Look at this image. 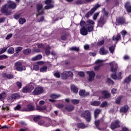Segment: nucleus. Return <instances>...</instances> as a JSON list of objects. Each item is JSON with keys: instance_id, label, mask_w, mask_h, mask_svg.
<instances>
[{"instance_id": "nucleus-1", "label": "nucleus", "mask_w": 131, "mask_h": 131, "mask_svg": "<svg viewBox=\"0 0 131 131\" xmlns=\"http://www.w3.org/2000/svg\"><path fill=\"white\" fill-rule=\"evenodd\" d=\"M81 117L85 119L87 122H90L91 120V112L89 110H85L81 114Z\"/></svg>"}, {"instance_id": "nucleus-2", "label": "nucleus", "mask_w": 131, "mask_h": 131, "mask_svg": "<svg viewBox=\"0 0 131 131\" xmlns=\"http://www.w3.org/2000/svg\"><path fill=\"white\" fill-rule=\"evenodd\" d=\"M106 23L107 18L105 15H101L97 21V26L98 27H101V28H102L103 26H104Z\"/></svg>"}, {"instance_id": "nucleus-3", "label": "nucleus", "mask_w": 131, "mask_h": 131, "mask_svg": "<svg viewBox=\"0 0 131 131\" xmlns=\"http://www.w3.org/2000/svg\"><path fill=\"white\" fill-rule=\"evenodd\" d=\"M14 68L16 71H19V72L26 70V67H25V66H23L22 62L20 61H17L15 63Z\"/></svg>"}, {"instance_id": "nucleus-4", "label": "nucleus", "mask_w": 131, "mask_h": 131, "mask_svg": "<svg viewBox=\"0 0 131 131\" xmlns=\"http://www.w3.org/2000/svg\"><path fill=\"white\" fill-rule=\"evenodd\" d=\"M33 90H34V85L30 84L24 87L22 89V92L24 94H28L29 93H31Z\"/></svg>"}, {"instance_id": "nucleus-5", "label": "nucleus", "mask_w": 131, "mask_h": 131, "mask_svg": "<svg viewBox=\"0 0 131 131\" xmlns=\"http://www.w3.org/2000/svg\"><path fill=\"white\" fill-rule=\"evenodd\" d=\"M9 9L8 4H5L1 8V12L2 14H5L6 16H10L12 14V11H9Z\"/></svg>"}, {"instance_id": "nucleus-6", "label": "nucleus", "mask_w": 131, "mask_h": 131, "mask_svg": "<svg viewBox=\"0 0 131 131\" xmlns=\"http://www.w3.org/2000/svg\"><path fill=\"white\" fill-rule=\"evenodd\" d=\"M125 24V18L123 16H118L116 19V26H119L120 25H124Z\"/></svg>"}, {"instance_id": "nucleus-7", "label": "nucleus", "mask_w": 131, "mask_h": 131, "mask_svg": "<svg viewBox=\"0 0 131 131\" xmlns=\"http://www.w3.org/2000/svg\"><path fill=\"white\" fill-rule=\"evenodd\" d=\"M110 127L112 130H114V129H116V128H119V127H120V121H119V120L117 119L112 122Z\"/></svg>"}, {"instance_id": "nucleus-8", "label": "nucleus", "mask_w": 131, "mask_h": 131, "mask_svg": "<svg viewBox=\"0 0 131 131\" xmlns=\"http://www.w3.org/2000/svg\"><path fill=\"white\" fill-rule=\"evenodd\" d=\"M43 93V89L41 87L36 88L32 92V95L34 96H38V95H41Z\"/></svg>"}, {"instance_id": "nucleus-9", "label": "nucleus", "mask_w": 131, "mask_h": 131, "mask_svg": "<svg viewBox=\"0 0 131 131\" xmlns=\"http://www.w3.org/2000/svg\"><path fill=\"white\" fill-rule=\"evenodd\" d=\"M34 110V106L33 105H31V104L27 105L26 107H24L20 109V111L22 112H28L30 111H33Z\"/></svg>"}, {"instance_id": "nucleus-10", "label": "nucleus", "mask_w": 131, "mask_h": 131, "mask_svg": "<svg viewBox=\"0 0 131 131\" xmlns=\"http://www.w3.org/2000/svg\"><path fill=\"white\" fill-rule=\"evenodd\" d=\"M37 12L38 15H42L43 14V9L42 8V4H37L36 5Z\"/></svg>"}, {"instance_id": "nucleus-11", "label": "nucleus", "mask_w": 131, "mask_h": 131, "mask_svg": "<svg viewBox=\"0 0 131 131\" xmlns=\"http://www.w3.org/2000/svg\"><path fill=\"white\" fill-rule=\"evenodd\" d=\"M101 95L102 96V99H109L111 97V95L108 91L106 90H103L101 92Z\"/></svg>"}, {"instance_id": "nucleus-12", "label": "nucleus", "mask_w": 131, "mask_h": 131, "mask_svg": "<svg viewBox=\"0 0 131 131\" xmlns=\"http://www.w3.org/2000/svg\"><path fill=\"white\" fill-rule=\"evenodd\" d=\"M87 74H89V80L90 81H93L94 80V78H95V72L94 71H88Z\"/></svg>"}, {"instance_id": "nucleus-13", "label": "nucleus", "mask_w": 131, "mask_h": 131, "mask_svg": "<svg viewBox=\"0 0 131 131\" xmlns=\"http://www.w3.org/2000/svg\"><path fill=\"white\" fill-rule=\"evenodd\" d=\"M8 8H9V9H12V10H14L15 9H16V8H17V4H16V3H15V2H12V1H9L8 3Z\"/></svg>"}, {"instance_id": "nucleus-14", "label": "nucleus", "mask_w": 131, "mask_h": 131, "mask_svg": "<svg viewBox=\"0 0 131 131\" xmlns=\"http://www.w3.org/2000/svg\"><path fill=\"white\" fill-rule=\"evenodd\" d=\"M3 78H7V79H13L14 78V75L4 73L2 75Z\"/></svg>"}, {"instance_id": "nucleus-15", "label": "nucleus", "mask_w": 131, "mask_h": 131, "mask_svg": "<svg viewBox=\"0 0 131 131\" xmlns=\"http://www.w3.org/2000/svg\"><path fill=\"white\" fill-rule=\"evenodd\" d=\"M80 33L81 34V35L85 36L88 35V33H89V32H88V30L85 27H83L80 29Z\"/></svg>"}, {"instance_id": "nucleus-16", "label": "nucleus", "mask_w": 131, "mask_h": 131, "mask_svg": "<svg viewBox=\"0 0 131 131\" xmlns=\"http://www.w3.org/2000/svg\"><path fill=\"white\" fill-rule=\"evenodd\" d=\"M130 5V3L129 2H126L124 5V8L127 13H131V6Z\"/></svg>"}, {"instance_id": "nucleus-17", "label": "nucleus", "mask_w": 131, "mask_h": 131, "mask_svg": "<svg viewBox=\"0 0 131 131\" xmlns=\"http://www.w3.org/2000/svg\"><path fill=\"white\" fill-rule=\"evenodd\" d=\"M128 105H125L121 107L120 109V113H126L128 111Z\"/></svg>"}, {"instance_id": "nucleus-18", "label": "nucleus", "mask_w": 131, "mask_h": 131, "mask_svg": "<svg viewBox=\"0 0 131 131\" xmlns=\"http://www.w3.org/2000/svg\"><path fill=\"white\" fill-rule=\"evenodd\" d=\"M71 91L74 94L78 93V88L74 84L71 85Z\"/></svg>"}, {"instance_id": "nucleus-19", "label": "nucleus", "mask_w": 131, "mask_h": 131, "mask_svg": "<svg viewBox=\"0 0 131 131\" xmlns=\"http://www.w3.org/2000/svg\"><path fill=\"white\" fill-rule=\"evenodd\" d=\"M79 96H81V97H85L86 96H89L90 93L85 92V91H84L83 90H81L79 92Z\"/></svg>"}, {"instance_id": "nucleus-20", "label": "nucleus", "mask_w": 131, "mask_h": 131, "mask_svg": "<svg viewBox=\"0 0 131 131\" xmlns=\"http://www.w3.org/2000/svg\"><path fill=\"white\" fill-rule=\"evenodd\" d=\"M112 40L114 41H116V42L119 41V40H121V36L120 34H118L116 36H114L112 38Z\"/></svg>"}, {"instance_id": "nucleus-21", "label": "nucleus", "mask_w": 131, "mask_h": 131, "mask_svg": "<svg viewBox=\"0 0 131 131\" xmlns=\"http://www.w3.org/2000/svg\"><path fill=\"white\" fill-rule=\"evenodd\" d=\"M102 111L99 108H96L95 109L94 111V118L96 119V118H98V116H99V114L101 113Z\"/></svg>"}, {"instance_id": "nucleus-22", "label": "nucleus", "mask_w": 131, "mask_h": 131, "mask_svg": "<svg viewBox=\"0 0 131 131\" xmlns=\"http://www.w3.org/2000/svg\"><path fill=\"white\" fill-rule=\"evenodd\" d=\"M74 109V106L70 104L65 107V110L68 112H71V111H73Z\"/></svg>"}, {"instance_id": "nucleus-23", "label": "nucleus", "mask_w": 131, "mask_h": 131, "mask_svg": "<svg viewBox=\"0 0 131 131\" xmlns=\"http://www.w3.org/2000/svg\"><path fill=\"white\" fill-rule=\"evenodd\" d=\"M99 53L100 55H106V54H107L108 51L107 50H105V48L104 47H102L100 49Z\"/></svg>"}, {"instance_id": "nucleus-24", "label": "nucleus", "mask_w": 131, "mask_h": 131, "mask_svg": "<svg viewBox=\"0 0 131 131\" xmlns=\"http://www.w3.org/2000/svg\"><path fill=\"white\" fill-rule=\"evenodd\" d=\"M110 65L111 66V72H116V71H117V67L114 68V65L113 64V63L110 62Z\"/></svg>"}, {"instance_id": "nucleus-25", "label": "nucleus", "mask_w": 131, "mask_h": 131, "mask_svg": "<svg viewBox=\"0 0 131 131\" xmlns=\"http://www.w3.org/2000/svg\"><path fill=\"white\" fill-rule=\"evenodd\" d=\"M83 4H85V2L83 0H76L74 2V4L77 6H79V5H83Z\"/></svg>"}, {"instance_id": "nucleus-26", "label": "nucleus", "mask_w": 131, "mask_h": 131, "mask_svg": "<svg viewBox=\"0 0 131 131\" xmlns=\"http://www.w3.org/2000/svg\"><path fill=\"white\" fill-rule=\"evenodd\" d=\"M100 7H101V6L99 5V3H97L95 4V6L91 9V10L93 13H95V12H96V11H97V10H98Z\"/></svg>"}, {"instance_id": "nucleus-27", "label": "nucleus", "mask_w": 131, "mask_h": 131, "mask_svg": "<svg viewBox=\"0 0 131 131\" xmlns=\"http://www.w3.org/2000/svg\"><path fill=\"white\" fill-rule=\"evenodd\" d=\"M42 58V56L41 55H37V56L32 58V61H36L37 60H40Z\"/></svg>"}, {"instance_id": "nucleus-28", "label": "nucleus", "mask_w": 131, "mask_h": 131, "mask_svg": "<svg viewBox=\"0 0 131 131\" xmlns=\"http://www.w3.org/2000/svg\"><path fill=\"white\" fill-rule=\"evenodd\" d=\"M116 45L112 46L108 48V50L111 54H114V51H115Z\"/></svg>"}, {"instance_id": "nucleus-29", "label": "nucleus", "mask_w": 131, "mask_h": 131, "mask_svg": "<svg viewBox=\"0 0 131 131\" xmlns=\"http://www.w3.org/2000/svg\"><path fill=\"white\" fill-rule=\"evenodd\" d=\"M22 50H23V48L21 47H18L15 50L16 52L14 54V56H19V53H19V52H21Z\"/></svg>"}, {"instance_id": "nucleus-30", "label": "nucleus", "mask_w": 131, "mask_h": 131, "mask_svg": "<svg viewBox=\"0 0 131 131\" xmlns=\"http://www.w3.org/2000/svg\"><path fill=\"white\" fill-rule=\"evenodd\" d=\"M36 109L38 111H43L44 110H46V109H47V107H46V106H40L39 105H36Z\"/></svg>"}, {"instance_id": "nucleus-31", "label": "nucleus", "mask_w": 131, "mask_h": 131, "mask_svg": "<svg viewBox=\"0 0 131 131\" xmlns=\"http://www.w3.org/2000/svg\"><path fill=\"white\" fill-rule=\"evenodd\" d=\"M100 104H101V102L98 101H94L91 103V105L92 106H100Z\"/></svg>"}, {"instance_id": "nucleus-32", "label": "nucleus", "mask_w": 131, "mask_h": 131, "mask_svg": "<svg viewBox=\"0 0 131 131\" xmlns=\"http://www.w3.org/2000/svg\"><path fill=\"white\" fill-rule=\"evenodd\" d=\"M39 70L40 72H47L48 71V67L47 66H43L40 68Z\"/></svg>"}, {"instance_id": "nucleus-33", "label": "nucleus", "mask_w": 131, "mask_h": 131, "mask_svg": "<svg viewBox=\"0 0 131 131\" xmlns=\"http://www.w3.org/2000/svg\"><path fill=\"white\" fill-rule=\"evenodd\" d=\"M69 35V33H65L64 35H62L60 38L61 40H66L67 39V37Z\"/></svg>"}, {"instance_id": "nucleus-34", "label": "nucleus", "mask_w": 131, "mask_h": 131, "mask_svg": "<svg viewBox=\"0 0 131 131\" xmlns=\"http://www.w3.org/2000/svg\"><path fill=\"white\" fill-rule=\"evenodd\" d=\"M93 14H94V12L91 9L90 11H89L88 12L86 13V14L85 15V17L87 19H89V18L90 17V16L93 15Z\"/></svg>"}, {"instance_id": "nucleus-35", "label": "nucleus", "mask_w": 131, "mask_h": 131, "mask_svg": "<svg viewBox=\"0 0 131 131\" xmlns=\"http://www.w3.org/2000/svg\"><path fill=\"white\" fill-rule=\"evenodd\" d=\"M77 126L78 128H85V125L82 123H78Z\"/></svg>"}, {"instance_id": "nucleus-36", "label": "nucleus", "mask_w": 131, "mask_h": 131, "mask_svg": "<svg viewBox=\"0 0 131 131\" xmlns=\"http://www.w3.org/2000/svg\"><path fill=\"white\" fill-rule=\"evenodd\" d=\"M71 102L73 105H77V104H79L80 100L78 99H72Z\"/></svg>"}, {"instance_id": "nucleus-37", "label": "nucleus", "mask_w": 131, "mask_h": 131, "mask_svg": "<svg viewBox=\"0 0 131 131\" xmlns=\"http://www.w3.org/2000/svg\"><path fill=\"white\" fill-rule=\"evenodd\" d=\"M88 32H92L94 30V26H88L86 28Z\"/></svg>"}, {"instance_id": "nucleus-38", "label": "nucleus", "mask_w": 131, "mask_h": 131, "mask_svg": "<svg viewBox=\"0 0 131 131\" xmlns=\"http://www.w3.org/2000/svg\"><path fill=\"white\" fill-rule=\"evenodd\" d=\"M30 53H31V50L28 48L24 50V52H23V53L24 54V55H29Z\"/></svg>"}, {"instance_id": "nucleus-39", "label": "nucleus", "mask_w": 131, "mask_h": 131, "mask_svg": "<svg viewBox=\"0 0 131 131\" xmlns=\"http://www.w3.org/2000/svg\"><path fill=\"white\" fill-rule=\"evenodd\" d=\"M106 106H108V102L105 101H103L100 105V108H105V107H106Z\"/></svg>"}, {"instance_id": "nucleus-40", "label": "nucleus", "mask_w": 131, "mask_h": 131, "mask_svg": "<svg viewBox=\"0 0 131 131\" xmlns=\"http://www.w3.org/2000/svg\"><path fill=\"white\" fill-rule=\"evenodd\" d=\"M33 120H34L35 122H37V121H39V120H40V116H37L34 117L33 118Z\"/></svg>"}, {"instance_id": "nucleus-41", "label": "nucleus", "mask_w": 131, "mask_h": 131, "mask_svg": "<svg viewBox=\"0 0 131 131\" xmlns=\"http://www.w3.org/2000/svg\"><path fill=\"white\" fill-rule=\"evenodd\" d=\"M18 22L19 24L23 25L26 22V19H25V18H20L18 20Z\"/></svg>"}, {"instance_id": "nucleus-42", "label": "nucleus", "mask_w": 131, "mask_h": 131, "mask_svg": "<svg viewBox=\"0 0 131 131\" xmlns=\"http://www.w3.org/2000/svg\"><path fill=\"white\" fill-rule=\"evenodd\" d=\"M15 84L17 86V88H18L19 89V90H20V89L22 88V83L20 81H17L15 83Z\"/></svg>"}, {"instance_id": "nucleus-43", "label": "nucleus", "mask_w": 131, "mask_h": 131, "mask_svg": "<svg viewBox=\"0 0 131 131\" xmlns=\"http://www.w3.org/2000/svg\"><path fill=\"white\" fill-rule=\"evenodd\" d=\"M61 96L60 95H56V94H51L50 95V97L52 99H58V98H59Z\"/></svg>"}, {"instance_id": "nucleus-44", "label": "nucleus", "mask_w": 131, "mask_h": 131, "mask_svg": "<svg viewBox=\"0 0 131 131\" xmlns=\"http://www.w3.org/2000/svg\"><path fill=\"white\" fill-rule=\"evenodd\" d=\"M86 23L87 24V25H90V24H92V25H94V24H95V21H94V20L91 19H88L86 21Z\"/></svg>"}, {"instance_id": "nucleus-45", "label": "nucleus", "mask_w": 131, "mask_h": 131, "mask_svg": "<svg viewBox=\"0 0 131 131\" xmlns=\"http://www.w3.org/2000/svg\"><path fill=\"white\" fill-rule=\"evenodd\" d=\"M70 51H75V52L79 51V48L73 47L70 48Z\"/></svg>"}, {"instance_id": "nucleus-46", "label": "nucleus", "mask_w": 131, "mask_h": 131, "mask_svg": "<svg viewBox=\"0 0 131 131\" xmlns=\"http://www.w3.org/2000/svg\"><path fill=\"white\" fill-rule=\"evenodd\" d=\"M95 125H96V127H97L99 130H101V129L99 128V125H100V120H96L95 121Z\"/></svg>"}, {"instance_id": "nucleus-47", "label": "nucleus", "mask_w": 131, "mask_h": 131, "mask_svg": "<svg viewBox=\"0 0 131 131\" xmlns=\"http://www.w3.org/2000/svg\"><path fill=\"white\" fill-rule=\"evenodd\" d=\"M54 8V5H46L45 6V10H50V9H53Z\"/></svg>"}, {"instance_id": "nucleus-48", "label": "nucleus", "mask_w": 131, "mask_h": 131, "mask_svg": "<svg viewBox=\"0 0 131 131\" xmlns=\"http://www.w3.org/2000/svg\"><path fill=\"white\" fill-rule=\"evenodd\" d=\"M65 73L67 76H70V77L73 76V73L71 72V71H66Z\"/></svg>"}, {"instance_id": "nucleus-49", "label": "nucleus", "mask_w": 131, "mask_h": 131, "mask_svg": "<svg viewBox=\"0 0 131 131\" xmlns=\"http://www.w3.org/2000/svg\"><path fill=\"white\" fill-rule=\"evenodd\" d=\"M15 50H14V48L13 47H10L8 49L9 54H12L14 53Z\"/></svg>"}, {"instance_id": "nucleus-50", "label": "nucleus", "mask_w": 131, "mask_h": 131, "mask_svg": "<svg viewBox=\"0 0 131 131\" xmlns=\"http://www.w3.org/2000/svg\"><path fill=\"white\" fill-rule=\"evenodd\" d=\"M107 83L108 84H114V81L113 80H111L110 78H107Z\"/></svg>"}, {"instance_id": "nucleus-51", "label": "nucleus", "mask_w": 131, "mask_h": 131, "mask_svg": "<svg viewBox=\"0 0 131 131\" xmlns=\"http://www.w3.org/2000/svg\"><path fill=\"white\" fill-rule=\"evenodd\" d=\"M21 14L20 13L16 14L13 15V18L16 20H18L20 18Z\"/></svg>"}, {"instance_id": "nucleus-52", "label": "nucleus", "mask_w": 131, "mask_h": 131, "mask_svg": "<svg viewBox=\"0 0 131 131\" xmlns=\"http://www.w3.org/2000/svg\"><path fill=\"white\" fill-rule=\"evenodd\" d=\"M122 98V96H119V98H117L116 100V104H120V102L121 101Z\"/></svg>"}, {"instance_id": "nucleus-53", "label": "nucleus", "mask_w": 131, "mask_h": 131, "mask_svg": "<svg viewBox=\"0 0 131 131\" xmlns=\"http://www.w3.org/2000/svg\"><path fill=\"white\" fill-rule=\"evenodd\" d=\"M101 66H103V63H100L98 66H95L94 67V70H95V71H97V70H99V69Z\"/></svg>"}, {"instance_id": "nucleus-54", "label": "nucleus", "mask_w": 131, "mask_h": 131, "mask_svg": "<svg viewBox=\"0 0 131 131\" xmlns=\"http://www.w3.org/2000/svg\"><path fill=\"white\" fill-rule=\"evenodd\" d=\"M127 33V32H126V31H125L124 30L122 31L121 35H122L123 38H124V37H125V35H126Z\"/></svg>"}, {"instance_id": "nucleus-55", "label": "nucleus", "mask_w": 131, "mask_h": 131, "mask_svg": "<svg viewBox=\"0 0 131 131\" xmlns=\"http://www.w3.org/2000/svg\"><path fill=\"white\" fill-rule=\"evenodd\" d=\"M102 11L104 13V15H103V16H104L106 17L108 16V15H109V13H108V12H107V10H106V8H103Z\"/></svg>"}, {"instance_id": "nucleus-56", "label": "nucleus", "mask_w": 131, "mask_h": 131, "mask_svg": "<svg viewBox=\"0 0 131 131\" xmlns=\"http://www.w3.org/2000/svg\"><path fill=\"white\" fill-rule=\"evenodd\" d=\"M86 24V23H85L84 20H81L80 23V26H81V27H85L84 26H85V25Z\"/></svg>"}, {"instance_id": "nucleus-57", "label": "nucleus", "mask_w": 131, "mask_h": 131, "mask_svg": "<svg viewBox=\"0 0 131 131\" xmlns=\"http://www.w3.org/2000/svg\"><path fill=\"white\" fill-rule=\"evenodd\" d=\"M33 70H35V71H38V70H39V66L38 65L35 64L33 67Z\"/></svg>"}, {"instance_id": "nucleus-58", "label": "nucleus", "mask_w": 131, "mask_h": 131, "mask_svg": "<svg viewBox=\"0 0 131 131\" xmlns=\"http://www.w3.org/2000/svg\"><path fill=\"white\" fill-rule=\"evenodd\" d=\"M45 54L47 56H50V54H51V51H50V49L48 48H46L45 49Z\"/></svg>"}, {"instance_id": "nucleus-59", "label": "nucleus", "mask_w": 131, "mask_h": 131, "mask_svg": "<svg viewBox=\"0 0 131 131\" xmlns=\"http://www.w3.org/2000/svg\"><path fill=\"white\" fill-rule=\"evenodd\" d=\"M61 78L62 79H67L68 78V76H67V75L66 74V73L64 72V74H62L61 75Z\"/></svg>"}, {"instance_id": "nucleus-60", "label": "nucleus", "mask_w": 131, "mask_h": 131, "mask_svg": "<svg viewBox=\"0 0 131 131\" xmlns=\"http://www.w3.org/2000/svg\"><path fill=\"white\" fill-rule=\"evenodd\" d=\"M45 5H53L52 4V0H46L45 2Z\"/></svg>"}, {"instance_id": "nucleus-61", "label": "nucleus", "mask_w": 131, "mask_h": 131, "mask_svg": "<svg viewBox=\"0 0 131 131\" xmlns=\"http://www.w3.org/2000/svg\"><path fill=\"white\" fill-rule=\"evenodd\" d=\"M104 43H105V40H102L99 42H98L97 45V46H103V45H104Z\"/></svg>"}, {"instance_id": "nucleus-62", "label": "nucleus", "mask_w": 131, "mask_h": 131, "mask_svg": "<svg viewBox=\"0 0 131 131\" xmlns=\"http://www.w3.org/2000/svg\"><path fill=\"white\" fill-rule=\"evenodd\" d=\"M99 12H97L94 14L93 20H97V18H98V16H99Z\"/></svg>"}, {"instance_id": "nucleus-63", "label": "nucleus", "mask_w": 131, "mask_h": 131, "mask_svg": "<svg viewBox=\"0 0 131 131\" xmlns=\"http://www.w3.org/2000/svg\"><path fill=\"white\" fill-rule=\"evenodd\" d=\"M54 76L56 77V78H60V77H61V75H60V73H59V72H56L54 73Z\"/></svg>"}, {"instance_id": "nucleus-64", "label": "nucleus", "mask_w": 131, "mask_h": 131, "mask_svg": "<svg viewBox=\"0 0 131 131\" xmlns=\"http://www.w3.org/2000/svg\"><path fill=\"white\" fill-rule=\"evenodd\" d=\"M8 56L6 55H0V60H4V59H7Z\"/></svg>"}]
</instances>
